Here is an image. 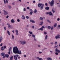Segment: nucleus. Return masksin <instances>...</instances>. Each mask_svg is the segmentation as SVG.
<instances>
[{"mask_svg": "<svg viewBox=\"0 0 60 60\" xmlns=\"http://www.w3.org/2000/svg\"><path fill=\"white\" fill-rule=\"evenodd\" d=\"M13 51L15 54H18L19 55H21V52L19 50L17 47H14L13 48Z\"/></svg>", "mask_w": 60, "mask_h": 60, "instance_id": "obj_1", "label": "nucleus"}, {"mask_svg": "<svg viewBox=\"0 0 60 60\" xmlns=\"http://www.w3.org/2000/svg\"><path fill=\"white\" fill-rule=\"evenodd\" d=\"M20 42L21 44H22V45H24V44H26V41H20Z\"/></svg>", "mask_w": 60, "mask_h": 60, "instance_id": "obj_2", "label": "nucleus"}, {"mask_svg": "<svg viewBox=\"0 0 60 60\" xmlns=\"http://www.w3.org/2000/svg\"><path fill=\"white\" fill-rule=\"evenodd\" d=\"M54 1L53 0H52L51 1V2L50 3V5L51 6H53V5H54Z\"/></svg>", "mask_w": 60, "mask_h": 60, "instance_id": "obj_3", "label": "nucleus"}, {"mask_svg": "<svg viewBox=\"0 0 60 60\" xmlns=\"http://www.w3.org/2000/svg\"><path fill=\"white\" fill-rule=\"evenodd\" d=\"M1 56H3V58H4L5 57V53L4 52L2 53L1 54Z\"/></svg>", "mask_w": 60, "mask_h": 60, "instance_id": "obj_4", "label": "nucleus"}, {"mask_svg": "<svg viewBox=\"0 0 60 60\" xmlns=\"http://www.w3.org/2000/svg\"><path fill=\"white\" fill-rule=\"evenodd\" d=\"M19 56V55H15L14 56V57L15 60H17L18 59V58H17V57Z\"/></svg>", "mask_w": 60, "mask_h": 60, "instance_id": "obj_5", "label": "nucleus"}, {"mask_svg": "<svg viewBox=\"0 0 60 60\" xmlns=\"http://www.w3.org/2000/svg\"><path fill=\"white\" fill-rule=\"evenodd\" d=\"M3 11H4V15H7L8 14V12L7 11H5V10H4Z\"/></svg>", "mask_w": 60, "mask_h": 60, "instance_id": "obj_6", "label": "nucleus"}, {"mask_svg": "<svg viewBox=\"0 0 60 60\" xmlns=\"http://www.w3.org/2000/svg\"><path fill=\"white\" fill-rule=\"evenodd\" d=\"M55 38L56 39H59L60 38V36L59 35H57V36H56Z\"/></svg>", "mask_w": 60, "mask_h": 60, "instance_id": "obj_7", "label": "nucleus"}, {"mask_svg": "<svg viewBox=\"0 0 60 60\" xmlns=\"http://www.w3.org/2000/svg\"><path fill=\"white\" fill-rule=\"evenodd\" d=\"M15 31L16 33V35H19V31L18 30H15Z\"/></svg>", "mask_w": 60, "mask_h": 60, "instance_id": "obj_8", "label": "nucleus"}, {"mask_svg": "<svg viewBox=\"0 0 60 60\" xmlns=\"http://www.w3.org/2000/svg\"><path fill=\"white\" fill-rule=\"evenodd\" d=\"M44 6V4H42V5L40 8V10H42V9L43 8V6Z\"/></svg>", "mask_w": 60, "mask_h": 60, "instance_id": "obj_9", "label": "nucleus"}, {"mask_svg": "<svg viewBox=\"0 0 60 60\" xmlns=\"http://www.w3.org/2000/svg\"><path fill=\"white\" fill-rule=\"evenodd\" d=\"M42 4L41 3H39L38 4V6L39 7H40L41 6H42Z\"/></svg>", "mask_w": 60, "mask_h": 60, "instance_id": "obj_10", "label": "nucleus"}, {"mask_svg": "<svg viewBox=\"0 0 60 60\" xmlns=\"http://www.w3.org/2000/svg\"><path fill=\"white\" fill-rule=\"evenodd\" d=\"M11 22L12 23H14L15 22V20H14V19H12L11 20Z\"/></svg>", "mask_w": 60, "mask_h": 60, "instance_id": "obj_11", "label": "nucleus"}, {"mask_svg": "<svg viewBox=\"0 0 60 60\" xmlns=\"http://www.w3.org/2000/svg\"><path fill=\"white\" fill-rule=\"evenodd\" d=\"M57 48H56L55 49V51L56 52H58V53H59L60 51L59 50L57 49Z\"/></svg>", "mask_w": 60, "mask_h": 60, "instance_id": "obj_12", "label": "nucleus"}, {"mask_svg": "<svg viewBox=\"0 0 60 60\" xmlns=\"http://www.w3.org/2000/svg\"><path fill=\"white\" fill-rule=\"evenodd\" d=\"M22 19H25V16H24V15H22Z\"/></svg>", "mask_w": 60, "mask_h": 60, "instance_id": "obj_13", "label": "nucleus"}, {"mask_svg": "<svg viewBox=\"0 0 60 60\" xmlns=\"http://www.w3.org/2000/svg\"><path fill=\"white\" fill-rule=\"evenodd\" d=\"M3 40V37L1 36H0V42H2Z\"/></svg>", "mask_w": 60, "mask_h": 60, "instance_id": "obj_14", "label": "nucleus"}, {"mask_svg": "<svg viewBox=\"0 0 60 60\" xmlns=\"http://www.w3.org/2000/svg\"><path fill=\"white\" fill-rule=\"evenodd\" d=\"M49 15H50V16H51L52 15V16H53V15L52 14V13L51 12H49Z\"/></svg>", "mask_w": 60, "mask_h": 60, "instance_id": "obj_15", "label": "nucleus"}, {"mask_svg": "<svg viewBox=\"0 0 60 60\" xmlns=\"http://www.w3.org/2000/svg\"><path fill=\"white\" fill-rule=\"evenodd\" d=\"M57 25V23H55L54 24V25L53 26L54 27H56V26Z\"/></svg>", "mask_w": 60, "mask_h": 60, "instance_id": "obj_16", "label": "nucleus"}, {"mask_svg": "<svg viewBox=\"0 0 60 60\" xmlns=\"http://www.w3.org/2000/svg\"><path fill=\"white\" fill-rule=\"evenodd\" d=\"M30 21L31 22H32V23H35V22L34 20H30Z\"/></svg>", "mask_w": 60, "mask_h": 60, "instance_id": "obj_17", "label": "nucleus"}, {"mask_svg": "<svg viewBox=\"0 0 60 60\" xmlns=\"http://www.w3.org/2000/svg\"><path fill=\"white\" fill-rule=\"evenodd\" d=\"M45 40H47V39H48V35H46L45 36Z\"/></svg>", "mask_w": 60, "mask_h": 60, "instance_id": "obj_18", "label": "nucleus"}, {"mask_svg": "<svg viewBox=\"0 0 60 60\" xmlns=\"http://www.w3.org/2000/svg\"><path fill=\"white\" fill-rule=\"evenodd\" d=\"M37 11L36 9H35L34 10V13H36V12H37Z\"/></svg>", "mask_w": 60, "mask_h": 60, "instance_id": "obj_19", "label": "nucleus"}, {"mask_svg": "<svg viewBox=\"0 0 60 60\" xmlns=\"http://www.w3.org/2000/svg\"><path fill=\"white\" fill-rule=\"evenodd\" d=\"M38 30H41V31H43V29L41 27V28H39L38 29Z\"/></svg>", "mask_w": 60, "mask_h": 60, "instance_id": "obj_20", "label": "nucleus"}, {"mask_svg": "<svg viewBox=\"0 0 60 60\" xmlns=\"http://www.w3.org/2000/svg\"><path fill=\"white\" fill-rule=\"evenodd\" d=\"M14 35L12 34V38H11V39L12 40H14Z\"/></svg>", "mask_w": 60, "mask_h": 60, "instance_id": "obj_21", "label": "nucleus"}, {"mask_svg": "<svg viewBox=\"0 0 60 60\" xmlns=\"http://www.w3.org/2000/svg\"><path fill=\"white\" fill-rule=\"evenodd\" d=\"M39 19L43 21V17H40L39 18Z\"/></svg>", "mask_w": 60, "mask_h": 60, "instance_id": "obj_22", "label": "nucleus"}, {"mask_svg": "<svg viewBox=\"0 0 60 60\" xmlns=\"http://www.w3.org/2000/svg\"><path fill=\"white\" fill-rule=\"evenodd\" d=\"M8 8L9 9H11V6L10 5L8 6Z\"/></svg>", "mask_w": 60, "mask_h": 60, "instance_id": "obj_23", "label": "nucleus"}, {"mask_svg": "<svg viewBox=\"0 0 60 60\" xmlns=\"http://www.w3.org/2000/svg\"><path fill=\"white\" fill-rule=\"evenodd\" d=\"M45 9L46 10H49V7H47L45 8Z\"/></svg>", "mask_w": 60, "mask_h": 60, "instance_id": "obj_24", "label": "nucleus"}, {"mask_svg": "<svg viewBox=\"0 0 60 60\" xmlns=\"http://www.w3.org/2000/svg\"><path fill=\"white\" fill-rule=\"evenodd\" d=\"M29 32L30 34H33V32H32V31H29Z\"/></svg>", "mask_w": 60, "mask_h": 60, "instance_id": "obj_25", "label": "nucleus"}, {"mask_svg": "<svg viewBox=\"0 0 60 60\" xmlns=\"http://www.w3.org/2000/svg\"><path fill=\"white\" fill-rule=\"evenodd\" d=\"M48 60H52V58H51L49 57L47 58Z\"/></svg>", "mask_w": 60, "mask_h": 60, "instance_id": "obj_26", "label": "nucleus"}, {"mask_svg": "<svg viewBox=\"0 0 60 60\" xmlns=\"http://www.w3.org/2000/svg\"><path fill=\"white\" fill-rule=\"evenodd\" d=\"M32 37H33V38H35V35H34V34H32Z\"/></svg>", "mask_w": 60, "mask_h": 60, "instance_id": "obj_27", "label": "nucleus"}, {"mask_svg": "<svg viewBox=\"0 0 60 60\" xmlns=\"http://www.w3.org/2000/svg\"><path fill=\"white\" fill-rule=\"evenodd\" d=\"M7 33L9 35H10V34H11L9 32V30L7 31Z\"/></svg>", "mask_w": 60, "mask_h": 60, "instance_id": "obj_28", "label": "nucleus"}, {"mask_svg": "<svg viewBox=\"0 0 60 60\" xmlns=\"http://www.w3.org/2000/svg\"><path fill=\"white\" fill-rule=\"evenodd\" d=\"M9 56L8 54H7L6 55L5 54V57L6 56V57H7V58H8Z\"/></svg>", "mask_w": 60, "mask_h": 60, "instance_id": "obj_29", "label": "nucleus"}, {"mask_svg": "<svg viewBox=\"0 0 60 60\" xmlns=\"http://www.w3.org/2000/svg\"><path fill=\"white\" fill-rule=\"evenodd\" d=\"M41 26H42V24H43V22H41Z\"/></svg>", "mask_w": 60, "mask_h": 60, "instance_id": "obj_30", "label": "nucleus"}, {"mask_svg": "<svg viewBox=\"0 0 60 60\" xmlns=\"http://www.w3.org/2000/svg\"><path fill=\"white\" fill-rule=\"evenodd\" d=\"M53 28H54V26H52V27H51L50 28L51 29V30H53V29H54Z\"/></svg>", "mask_w": 60, "mask_h": 60, "instance_id": "obj_31", "label": "nucleus"}, {"mask_svg": "<svg viewBox=\"0 0 60 60\" xmlns=\"http://www.w3.org/2000/svg\"><path fill=\"white\" fill-rule=\"evenodd\" d=\"M4 49L3 47H2L1 48V50H4Z\"/></svg>", "mask_w": 60, "mask_h": 60, "instance_id": "obj_32", "label": "nucleus"}, {"mask_svg": "<svg viewBox=\"0 0 60 60\" xmlns=\"http://www.w3.org/2000/svg\"><path fill=\"white\" fill-rule=\"evenodd\" d=\"M33 12H31L29 14L30 15H32L33 14Z\"/></svg>", "mask_w": 60, "mask_h": 60, "instance_id": "obj_33", "label": "nucleus"}, {"mask_svg": "<svg viewBox=\"0 0 60 60\" xmlns=\"http://www.w3.org/2000/svg\"><path fill=\"white\" fill-rule=\"evenodd\" d=\"M26 18L27 19H29V17L28 16H26Z\"/></svg>", "mask_w": 60, "mask_h": 60, "instance_id": "obj_34", "label": "nucleus"}, {"mask_svg": "<svg viewBox=\"0 0 60 60\" xmlns=\"http://www.w3.org/2000/svg\"><path fill=\"white\" fill-rule=\"evenodd\" d=\"M8 27L9 28V29H10L11 28V25H9L8 26Z\"/></svg>", "mask_w": 60, "mask_h": 60, "instance_id": "obj_35", "label": "nucleus"}, {"mask_svg": "<svg viewBox=\"0 0 60 60\" xmlns=\"http://www.w3.org/2000/svg\"><path fill=\"white\" fill-rule=\"evenodd\" d=\"M54 44L55 45H56V44H57V41H55L54 43Z\"/></svg>", "mask_w": 60, "mask_h": 60, "instance_id": "obj_36", "label": "nucleus"}, {"mask_svg": "<svg viewBox=\"0 0 60 60\" xmlns=\"http://www.w3.org/2000/svg\"><path fill=\"white\" fill-rule=\"evenodd\" d=\"M11 47H10L9 49V51H11Z\"/></svg>", "mask_w": 60, "mask_h": 60, "instance_id": "obj_37", "label": "nucleus"}, {"mask_svg": "<svg viewBox=\"0 0 60 60\" xmlns=\"http://www.w3.org/2000/svg\"><path fill=\"white\" fill-rule=\"evenodd\" d=\"M29 11L30 12H33V10L31 9H30L29 10Z\"/></svg>", "mask_w": 60, "mask_h": 60, "instance_id": "obj_38", "label": "nucleus"}, {"mask_svg": "<svg viewBox=\"0 0 60 60\" xmlns=\"http://www.w3.org/2000/svg\"><path fill=\"white\" fill-rule=\"evenodd\" d=\"M34 41H37V39L35 38H34Z\"/></svg>", "mask_w": 60, "mask_h": 60, "instance_id": "obj_39", "label": "nucleus"}, {"mask_svg": "<svg viewBox=\"0 0 60 60\" xmlns=\"http://www.w3.org/2000/svg\"><path fill=\"white\" fill-rule=\"evenodd\" d=\"M3 47V48L4 49H5L6 48V46L5 45Z\"/></svg>", "mask_w": 60, "mask_h": 60, "instance_id": "obj_40", "label": "nucleus"}, {"mask_svg": "<svg viewBox=\"0 0 60 60\" xmlns=\"http://www.w3.org/2000/svg\"><path fill=\"white\" fill-rule=\"evenodd\" d=\"M23 11H26V8H23Z\"/></svg>", "mask_w": 60, "mask_h": 60, "instance_id": "obj_41", "label": "nucleus"}, {"mask_svg": "<svg viewBox=\"0 0 60 60\" xmlns=\"http://www.w3.org/2000/svg\"><path fill=\"white\" fill-rule=\"evenodd\" d=\"M51 28V27L50 26H48V29H50Z\"/></svg>", "mask_w": 60, "mask_h": 60, "instance_id": "obj_42", "label": "nucleus"}, {"mask_svg": "<svg viewBox=\"0 0 60 60\" xmlns=\"http://www.w3.org/2000/svg\"><path fill=\"white\" fill-rule=\"evenodd\" d=\"M47 21L48 22H49V23H51L50 21H49V20H47Z\"/></svg>", "mask_w": 60, "mask_h": 60, "instance_id": "obj_43", "label": "nucleus"}, {"mask_svg": "<svg viewBox=\"0 0 60 60\" xmlns=\"http://www.w3.org/2000/svg\"><path fill=\"white\" fill-rule=\"evenodd\" d=\"M58 47V45H57L56 46L55 45V46L54 47V48H56V47Z\"/></svg>", "mask_w": 60, "mask_h": 60, "instance_id": "obj_44", "label": "nucleus"}, {"mask_svg": "<svg viewBox=\"0 0 60 60\" xmlns=\"http://www.w3.org/2000/svg\"><path fill=\"white\" fill-rule=\"evenodd\" d=\"M39 60H43V59H42V58H39Z\"/></svg>", "mask_w": 60, "mask_h": 60, "instance_id": "obj_45", "label": "nucleus"}, {"mask_svg": "<svg viewBox=\"0 0 60 60\" xmlns=\"http://www.w3.org/2000/svg\"><path fill=\"white\" fill-rule=\"evenodd\" d=\"M44 34L46 35L47 34V33L46 32H44Z\"/></svg>", "mask_w": 60, "mask_h": 60, "instance_id": "obj_46", "label": "nucleus"}, {"mask_svg": "<svg viewBox=\"0 0 60 60\" xmlns=\"http://www.w3.org/2000/svg\"><path fill=\"white\" fill-rule=\"evenodd\" d=\"M57 21H59L60 20V19L58 18L57 20Z\"/></svg>", "mask_w": 60, "mask_h": 60, "instance_id": "obj_47", "label": "nucleus"}, {"mask_svg": "<svg viewBox=\"0 0 60 60\" xmlns=\"http://www.w3.org/2000/svg\"><path fill=\"white\" fill-rule=\"evenodd\" d=\"M55 54L56 55H58V53L57 52L55 53Z\"/></svg>", "mask_w": 60, "mask_h": 60, "instance_id": "obj_48", "label": "nucleus"}, {"mask_svg": "<svg viewBox=\"0 0 60 60\" xmlns=\"http://www.w3.org/2000/svg\"><path fill=\"white\" fill-rule=\"evenodd\" d=\"M17 21L18 22H19V21H20V20H19V19H18L17 20Z\"/></svg>", "mask_w": 60, "mask_h": 60, "instance_id": "obj_49", "label": "nucleus"}, {"mask_svg": "<svg viewBox=\"0 0 60 60\" xmlns=\"http://www.w3.org/2000/svg\"><path fill=\"white\" fill-rule=\"evenodd\" d=\"M33 3H35V1L34 0L33 1Z\"/></svg>", "mask_w": 60, "mask_h": 60, "instance_id": "obj_50", "label": "nucleus"}, {"mask_svg": "<svg viewBox=\"0 0 60 60\" xmlns=\"http://www.w3.org/2000/svg\"><path fill=\"white\" fill-rule=\"evenodd\" d=\"M5 3H8V1L7 0H6V1Z\"/></svg>", "mask_w": 60, "mask_h": 60, "instance_id": "obj_51", "label": "nucleus"}, {"mask_svg": "<svg viewBox=\"0 0 60 60\" xmlns=\"http://www.w3.org/2000/svg\"><path fill=\"white\" fill-rule=\"evenodd\" d=\"M50 52L51 53V54H52V53H53V51H50Z\"/></svg>", "mask_w": 60, "mask_h": 60, "instance_id": "obj_52", "label": "nucleus"}, {"mask_svg": "<svg viewBox=\"0 0 60 60\" xmlns=\"http://www.w3.org/2000/svg\"><path fill=\"white\" fill-rule=\"evenodd\" d=\"M27 9L28 10H29V9H30V8H29V7H28L27 8Z\"/></svg>", "mask_w": 60, "mask_h": 60, "instance_id": "obj_53", "label": "nucleus"}, {"mask_svg": "<svg viewBox=\"0 0 60 60\" xmlns=\"http://www.w3.org/2000/svg\"><path fill=\"white\" fill-rule=\"evenodd\" d=\"M49 12H47L45 13L46 14H49Z\"/></svg>", "mask_w": 60, "mask_h": 60, "instance_id": "obj_54", "label": "nucleus"}, {"mask_svg": "<svg viewBox=\"0 0 60 60\" xmlns=\"http://www.w3.org/2000/svg\"><path fill=\"white\" fill-rule=\"evenodd\" d=\"M2 45H3V43H1L0 45V46L2 47Z\"/></svg>", "mask_w": 60, "mask_h": 60, "instance_id": "obj_55", "label": "nucleus"}, {"mask_svg": "<svg viewBox=\"0 0 60 60\" xmlns=\"http://www.w3.org/2000/svg\"><path fill=\"white\" fill-rule=\"evenodd\" d=\"M23 56H24V57H26V55H23Z\"/></svg>", "mask_w": 60, "mask_h": 60, "instance_id": "obj_56", "label": "nucleus"}, {"mask_svg": "<svg viewBox=\"0 0 60 60\" xmlns=\"http://www.w3.org/2000/svg\"><path fill=\"white\" fill-rule=\"evenodd\" d=\"M51 44H52V45H53V44H54V43L53 42H52L51 43Z\"/></svg>", "mask_w": 60, "mask_h": 60, "instance_id": "obj_57", "label": "nucleus"}, {"mask_svg": "<svg viewBox=\"0 0 60 60\" xmlns=\"http://www.w3.org/2000/svg\"><path fill=\"white\" fill-rule=\"evenodd\" d=\"M58 27L59 28H60V25H59L58 26Z\"/></svg>", "mask_w": 60, "mask_h": 60, "instance_id": "obj_58", "label": "nucleus"}, {"mask_svg": "<svg viewBox=\"0 0 60 60\" xmlns=\"http://www.w3.org/2000/svg\"><path fill=\"white\" fill-rule=\"evenodd\" d=\"M10 51H9L8 52V54H11V52H10Z\"/></svg>", "mask_w": 60, "mask_h": 60, "instance_id": "obj_59", "label": "nucleus"}, {"mask_svg": "<svg viewBox=\"0 0 60 60\" xmlns=\"http://www.w3.org/2000/svg\"><path fill=\"white\" fill-rule=\"evenodd\" d=\"M6 18H7V19H8V18H9V16L8 15H7L6 17Z\"/></svg>", "mask_w": 60, "mask_h": 60, "instance_id": "obj_60", "label": "nucleus"}, {"mask_svg": "<svg viewBox=\"0 0 60 60\" xmlns=\"http://www.w3.org/2000/svg\"><path fill=\"white\" fill-rule=\"evenodd\" d=\"M52 11L53 13H54V12H55V11H53V10H52Z\"/></svg>", "mask_w": 60, "mask_h": 60, "instance_id": "obj_61", "label": "nucleus"}, {"mask_svg": "<svg viewBox=\"0 0 60 60\" xmlns=\"http://www.w3.org/2000/svg\"><path fill=\"white\" fill-rule=\"evenodd\" d=\"M39 54H41V53H42V52H39Z\"/></svg>", "mask_w": 60, "mask_h": 60, "instance_id": "obj_62", "label": "nucleus"}, {"mask_svg": "<svg viewBox=\"0 0 60 60\" xmlns=\"http://www.w3.org/2000/svg\"><path fill=\"white\" fill-rule=\"evenodd\" d=\"M38 47L39 48H40V47H41V45H38Z\"/></svg>", "mask_w": 60, "mask_h": 60, "instance_id": "obj_63", "label": "nucleus"}, {"mask_svg": "<svg viewBox=\"0 0 60 60\" xmlns=\"http://www.w3.org/2000/svg\"><path fill=\"white\" fill-rule=\"evenodd\" d=\"M39 57H37V59H39Z\"/></svg>", "mask_w": 60, "mask_h": 60, "instance_id": "obj_64", "label": "nucleus"}]
</instances>
